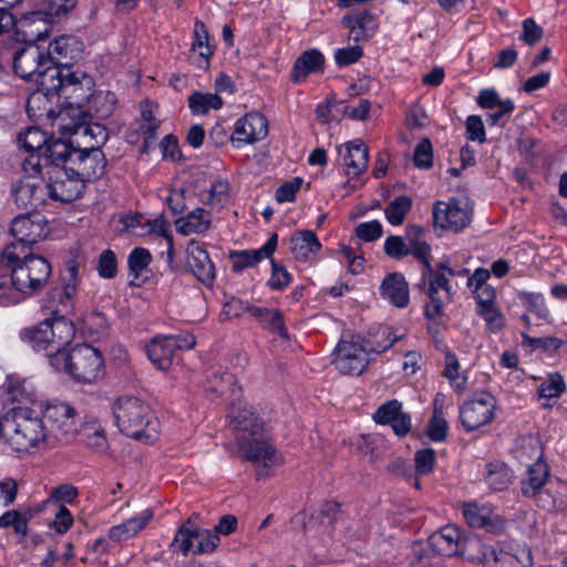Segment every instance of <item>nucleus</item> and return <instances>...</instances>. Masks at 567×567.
Masks as SVG:
<instances>
[{
    "label": "nucleus",
    "instance_id": "nucleus-19",
    "mask_svg": "<svg viewBox=\"0 0 567 567\" xmlns=\"http://www.w3.org/2000/svg\"><path fill=\"white\" fill-rule=\"evenodd\" d=\"M468 538H464L456 526L447 525L432 534L429 540L434 551L442 556L452 557L455 555L467 556L471 548H466L464 545Z\"/></svg>",
    "mask_w": 567,
    "mask_h": 567
},
{
    "label": "nucleus",
    "instance_id": "nucleus-8",
    "mask_svg": "<svg viewBox=\"0 0 567 567\" xmlns=\"http://www.w3.org/2000/svg\"><path fill=\"white\" fill-rule=\"evenodd\" d=\"M52 449L59 444H69L78 436L76 411L65 402L39 404Z\"/></svg>",
    "mask_w": 567,
    "mask_h": 567
},
{
    "label": "nucleus",
    "instance_id": "nucleus-45",
    "mask_svg": "<svg viewBox=\"0 0 567 567\" xmlns=\"http://www.w3.org/2000/svg\"><path fill=\"white\" fill-rule=\"evenodd\" d=\"M188 106L194 114H206L210 110H219L223 99L216 93L194 92L188 97Z\"/></svg>",
    "mask_w": 567,
    "mask_h": 567
},
{
    "label": "nucleus",
    "instance_id": "nucleus-2",
    "mask_svg": "<svg viewBox=\"0 0 567 567\" xmlns=\"http://www.w3.org/2000/svg\"><path fill=\"white\" fill-rule=\"evenodd\" d=\"M9 444L18 452L52 449L40 409L16 405L4 415Z\"/></svg>",
    "mask_w": 567,
    "mask_h": 567
},
{
    "label": "nucleus",
    "instance_id": "nucleus-7",
    "mask_svg": "<svg viewBox=\"0 0 567 567\" xmlns=\"http://www.w3.org/2000/svg\"><path fill=\"white\" fill-rule=\"evenodd\" d=\"M381 333L386 338L385 341L371 349H367L357 342L341 340L334 350L333 364L336 369L342 374L360 375L368 367L369 352L381 353L400 339L388 327L382 328Z\"/></svg>",
    "mask_w": 567,
    "mask_h": 567
},
{
    "label": "nucleus",
    "instance_id": "nucleus-26",
    "mask_svg": "<svg viewBox=\"0 0 567 567\" xmlns=\"http://www.w3.org/2000/svg\"><path fill=\"white\" fill-rule=\"evenodd\" d=\"M78 436H80L84 444L94 453L103 454L109 450L105 430L94 417L84 420L83 423L78 426Z\"/></svg>",
    "mask_w": 567,
    "mask_h": 567
},
{
    "label": "nucleus",
    "instance_id": "nucleus-34",
    "mask_svg": "<svg viewBox=\"0 0 567 567\" xmlns=\"http://www.w3.org/2000/svg\"><path fill=\"white\" fill-rule=\"evenodd\" d=\"M235 377L223 369L213 371L206 382V390L216 394L217 396L231 398V402H235L237 388Z\"/></svg>",
    "mask_w": 567,
    "mask_h": 567
},
{
    "label": "nucleus",
    "instance_id": "nucleus-15",
    "mask_svg": "<svg viewBox=\"0 0 567 567\" xmlns=\"http://www.w3.org/2000/svg\"><path fill=\"white\" fill-rule=\"evenodd\" d=\"M70 162V169H73L84 184L93 178L101 177L106 167L105 155L97 145L76 146Z\"/></svg>",
    "mask_w": 567,
    "mask_h": 567
},
{
    "label": "nucleus",
    "instance_id": "nucleus-6",
    "mask_svg": "<svg viewBox=\"0 0 567 567\" xmlns=\"http://www.w3.org/2000/svg\"><path fill=\"white\" fill-rule=\"evenodd\" d=\"M73 336V324L63 316L48 318L38 326L21 332V337L30 343L33 350L44 351L50 361L53 355L62 352Z\"/></svg>",
    "mask_w": 567,
    "mask_h": 567
},
{
    "label": "nucleus",
    "instance_id": "nucleus-48",
    "mask_svg": "<svg viewBox=\"0 0 567 567\" xmlns=\"http://www.w3.org/2000/svg\"><path fill=\"white\" fill-rule=\"evenodd\" d=\"M18 143L25 152L43 153L49 141L43 131L38 127H28L19 133Z\"/></svg>",
    "mask_w": 567,
    "mask_h": 567
},
{
    "label": "nucleus",
    "instance_id": "nucleus-18",
    "mask_svg": "<svg viewBox=\"0 0 567 567\" xmlns=\"http://www.w3.org/2000/svg\"><path fill=\"white\" fill-rule=\"evenodd\" d=\"M267 133L268 122L266 117L261 113L251 112L236 121L231 142L239 147L265 138Z\"/></svg>",
    "mask_w": 567,
    "mask_h": 567
},
{
    "label": "nucleus",
    "instance_id": "nucleus-41",
    "mask_svg": "<svg viewBox=\"0 0 567 567\" xmlns=\"http://www.w3.org/2000/svg\"><path fill=\"white\" fill-rule=\"evenodd\" d=\"M192 52L198 56V65H208L209 59L214 53V48L209 43L208 30L204 22L196 20L193 32Z\"/></svg>",
    "mask_w": 567,
    "mask_h": 567
},
{
    "label": "nucleus",
    "instance_id": "nucleus-52",
    "mask_svg": "<svg viewBox=\"0 0 567 567\" xmlns=\"http://www.w3.org/2000/svg\"><path fill=\"white\" fill-rule=\"evenodd\" d=\"M196 547L193 554H208L216 549L220 539L219 536L212 529L196 528L195 533Z\"/></svg>",
    "mask_w": 567,
    "mask_h": 567
},
{
    "label": "nucleus",
    "instance_id": "nucleus-12",
    "mask_svg": "<svg viewBox=\"0 0 567 567\" xmlns=\"http://www.w3.org/2000/svg\"><path fill=\"white\" fill-rule=\"evenodd\" d=\"M244 458L251 462L258 477H267L274 467L281 465V456L265 435L238 443Z\"/></svg>",
    "mask_w": 567,
    "mask_h": 567
},
{
    "label": "nucleus",
    "instance_id": "nucleus-46",
    "mask_svg": "<svg viewBox=\"0 0 567 567\" xmlns=\"http://www.w3.org/2000/svg\"><path fill=\"white\" fill-rule=\"evenodd\" d=\"M195 533L196 527L192 525V519L188 518L177 530L171 547L174 550L182 553L184 556L193 553L195 549Z\"/></svg>",
    "mask_w": 567,
    "mask_h": 567
},
{
    "label": "nucleus",
    "instance_id": "nucleus-25",
    "mask_svg": "<svg viewBox=\"0 0 567 567\" xmlns=\"http://www.w3.org/2000/svg\"><path fill=\"white\" fill-rule=\"evenodd\" d=\"M176 343L172 336L154 337L146 347L148 359L159 370H168L173 363Z\"/></svg>",
    "mask_w": 567,
    "mask_h": 567
},
{
    "label": "nucleus",
    "instance_id": "nucleus-21",
    "mask_svg": "<svg viewBox=\"0 0 567 567\" xmlns=\"http://www.w3.org/2000/svg\"><path fill=\"white\" fill-rule=\"evenodd\" d=\"M187 265L193 275L204 285L210 286L215 279V266L202 244L192 240L186 249Z\"/></svg>",
    "mask_w": 567,
    "mask_h": 567
},
{
    "label": "nucleus",
    "instance_id": "nucleus-47",
    "mask_svg": "<svg viewBox=\"0 0 567 567\" xmlns=\"http://www.w3.org/2000/svg\"><path fill=\"white\" fill-rule=\"evenodd\" d=\"M412 198L406 195L395 197L384 209L386 220L393 226L403 224L406 214L412 208Z\"/></svg>",
    "mask_w": 567,
    "mask_h": 567
},
{
    "label": "nucleus",
    "instance_id": "nucleus-5",
    "mask_svg": "<svg viewBox=\"0 0 567 567\" xmlns=\"http://www.w3.org/2000/svg\"><path fill=\"white\" fill-rule=\"evenodd\" d=\"M55 370H64L76 381L91 383L104 374V360L99 349L90 344H76L69 352L64 349L51 359Z\"/></svg>",
    "mask_w": 567,
    "mask_h": 567
},
{
    "label": "nucleus",
    "instance_id": "nucleus-43",
    "mask_svg": "<svg viewBox=\"0 0 567 567\" xmlns=\"http://www.w3.org/2000/svg\"><path fill=\"white\" fill-rule=\"evenodd\" d=\"M9 394L18 405L39 409L41 402L37 401V391L33 384L27 380H11L9 383Z\"/></svg>",
    "mask_w": 567,
    "mask_h": 567
},
{
    "label": "nucleus",
    "instance_id": "nucleus-49",
    "mask_svg": "<svg viewBox=\"0 0 567 567\" xmlns=\"http://www.w3.org/2000/svg\"><path fill=\"white\" fill-rule=\"evenodd\" d=\"M81 261L78 258H70L65 264V272L64 276V286L63 290H54L51 292L52 297H61L64 295L66 300H70L76 290V285L79 280V269H80Z\"/></svg>",
    "mask_w": 567,
    "mask_h": 567
},
{
    "label": "nucleus",
    "instance_id": "nucleus-31",
    "mask_svg": "<svg viewBox=\"0 0 567 567\" xmlns=\"http://www.w3.org/2000/svg\"><path fill=\"white\" fill-rule=\"evenodd\" d=\"M567 487L551 482L534 497L537 506L547 512H560L567 507Z\"/></svg>",
    "mask_w": 567,
    "mask_h": 567
},
{
    "label": "nucleus",
    "instance_id": "nucleus-51",
    "mask_svg": "<svg viewBox=\"0 0 567 567\" xmlns=\"http://www.w3.org/2000/svg\"><path fill=\"white\" fill-rule=\"evenodd\" d=\"M24 299L22 291L13 284V276H0V305L10 306Z\"/></svg>",
    "mask_w": 567,
    "mask_h": 567
},
{
    "label": "nucleus",
    "instance_id": "nucleus-27",
    "mask_svg": "<svg viewBox=\"0 0 567 567\" xmlns=\"http://www.w3.org/2000/svg\"><path fill=\"white\" fill-rule=\"evenodd\" d=\"M76 151V144L74 138L70 142L63 140L49 141L48 145L43 151V161L45 167L50 169L55 167L70 166V159L73 157Z\"/></svg>",
    "mask_w": 567,
    "mask_h": 567
},
{
    "label": "nucleus",
    "instance_id": "nucleus-10",
    "mask_svg": "<svg viewBox=\"0 0 567 567\" xmlns=\"http://www.w3.org/2000/svg\"><path fill=\"white\" fill-rule=\"evenodd\" d=\"M423 285L430 298V302L424 307V316L434 319L443 313V308L451 300V286L446 274L440 269V265L431 271L422 270L421 284Z\"/></svg>",
    "mask_w": 567,
    "mask_h": 567
},
{
    "label": "nucleus",
    "instance_id": "nucleus-57",
    "mask_svg": "<svg viewBox=\"0 0 567 567\" xmlns=\"http://www.w3.org/2000/svg\"><path fill=\"white\" fill-rule=\"evenodd\" d=\"M565 390V383L558 373L550 374L547 380H545L538 386V395L539 398L545 399H554L558 398Z\"/></svg>",
    "mask_w": 567,
    "mask_h": 567
},
{
    "label": "nucleus",
    "instance_id": "nucleus-23",
    "mask_svg": "<svg viewBox=\"0 0 567 567\" xmlns=\"http://www.w3.org/2000/svg\"><path fill=\"white\" fill-rule=\"evenodd\" d=\"M277 246V235L274 234L260 248L252 250L231 251L229 259L234 272L256 266L259 261L272 255Z\"/></svg>",
    "mask_w": 567,
    "mask_h": 567
},
{
    "label": "nucleus",
    "instance_id": "nucleus-50",
    "mask_svg": "<svg viewBox=\"0 0 567 567\" xmlns=\"http://www.w3.org/2000/svg\"><path fill=\"white\" fill-rule=\"evenodd\" d=\"M229 198V185L226 181H216L202 194V202L212 208H221Z\"/></svg>",
    "mask_w": 567,
    "mask_h": 567
},
{
    "label": "nucleus",
    "instance_id": "nucleus-39",
    "mask_svg": "<svg viewBox=\"0 0 567 567\" xmlns=\"http://www.w3.org/2000/svg\"><path fill=\"white\" fill-rule=\"evenodd\" d=\"M484 481L492 491L499 492L508 487L512 482V471L502 461H493L486 464Z\"/></svg>",
    "mask_w": 567,
    "mask_h": 567
},
{
    "label": "nucleus",
    "instance_id": "nucleus-11",
    "mask_svg": "<svg viewBox=\"0 0 567 567\" xmlns=\"http://www.w3.org/2000/svg\"><path fill=\"white\" fill-rule=\"evenodd\" d=\"M496 399L487 393H475L474 396L460 406V420L467 432L475 431L494 419Z\"/></svg>",
    "mask_w": 567,
    "mask_h": 567
},
{
    "label": "nucleus",
    "instance_id": "nucleus-44",
    "mask_svg": "<svg viewBox=\"0 0 567 567\" xmlns=\"http://www.w3.org/2000/svg\"><path fill=\"white\" fill-rule=\"evenodd\" d=\"M116 104V97L110 91H96L87 97V107L100 118L109 117Z\"/></svg>",
    "mask_w": 567,
    "mask_h": 567
},
{
    "label": "nucleus",
    "instance_id": "nucleus-53",
    "mask_svg": "<svg viewBox=\"0 0 567 567\" xmlns=\"http://www.w3.org/2000/svg\"><path fill=\"white\" fill-rule=\"evenodd\" d=\"M501 567H532L533 557L528 547H517L514 553L505 551L502 555Z\"/></svg>",
    "mask_w": 567,
    "mask_h": 567
},
{
    "label": "nucleus",
    "instance_id": "nucleus-38",
    "mask_svg": "<svg viewBox=\"0 0 567 567\" xmlns=\"http://www.w3.org/2000/svg\"><path fill=\"white\" fill-rule=\"evenodd\" d=\"M177 233L182 235L203 234L210 227L209 214L203 208H195L175 221Z\"/></svg>",
    "mask_w": 567,
    "mask_h": 567
},
{
    "label": "nucleus",
    "instance_id": "nucleus-56",
    "mask_svg": "<svg viewBox=\"0 0 567 567\" xmlns=\"http://www.w3.org/2000/svg\"><path fill=\"white\" fill-rule=\"evenodd\" d=\"M152 255L145 248H134L127 258L130 272L137 278L140 274L151 264Z\"/></svg>",
    "mask_w": 567,
    "mask_h": 567
},
{
    "label": "nucleus",
    "instance_id": "nucleus-36",
    "mask_svg": "<svg viewBox=\"0 0 567 567\" xmlns=\"http://www.w3.org/2000/svg\"><path fill=\"white\" fill-rule=\"evenodd\" d=\"M70 131L79 147H83V145H97L101 148L107 140L105 128L96 123H78Z\"/></svg>",
    "mask_w": 567,
    "mask_h": 567
},
{
    "label": "nucleus",
    "instance_id": "nucleus-61",
    "mask_svg": "<svg viewBox=\"0 0 567 567\" xmlns=\"http://www.w3.org/2000/svg\"><path fill=\"white\" fill-rule=\"evenodd\" d=\"M435 451L433 449L419 450L414 454L415 471L419 475L430 474L435 465Z\"/></svg>",
    "mask_w": 567,
    "mask_h": 567
},
{
    "label": "nucleus",
    "instance_id": "nucleus-3",
    "mask_svg": "<svg viewBox=\"0 0 567 567\" xmlns=\"http://www.w3.org/2000/svg\"><path fill=\"white\" fill-rule=\"evenodd\" d=\"M0 262L10 269L13 284L22 291L24 298L40 291L51 275V265L39 255L19 251V245H7Z\"/></svg>",
    "mask_w": 567,
    "mask_h": 567
},
{
    "label": "nucleus",
    "instance_id": "nucleus-16",
    "mask_svg": "<svg viewBox=\"0 0 567 567\" xmlns=\"http://www.w3.org/2000/svg\"><path fill=\"white\" fill-rule=\"evenodd\" d=\"M44 52L50 65L59 66L63 72H66L65 69L73 71L71 64L81 58L83 43L74 35H61L50 42Z\"/></svg>",
    "mask_w": 567,
    "mask_h": 567
},
{
    "label": "nucleus",
    "instance_id": "nucleus-40",
    "mask_svg": "<svg viewBox=\"0 0 567 567\" xmlns=\"http://www.w3.org/2000/svg\"><path fill=\"white\" fill-rule=\"evenodd\" d=\"M249 313L264 328L278 333L282 338H288V331L285 327L280 310L254 306L252 308H249Z\"/></svg>",
    "mask_w": 567,
    "mask_h": 567
},
{
    "label": "nucleus",
    "instance_id": "nucleus-54",
    "mask_svg": "<svg viewBox=\"0 0 567 567\" xmlns=\"http://www.w3.org/2000/svg\"><path fill=\"white\" fill-rule=\"evenodd\" d=\"M519 298L529 311L543 320H548L549 310L542 293L523 291L519 293Z\"/></svg>",
    "mask_w": 567,
    "mask_h": 567
},
{
    "label": "nucleus",
    "instance_id": "nucleus-37",
    "mask_svg": "<svg viewBox=\"0 0 567 567\" xmlns=\"http://www.w3.org/2000/svg\"><path fill=\"white\" fill-rule=\"evenodd\" d=\"M548 466L543 461L532 464L522 481V493L527 497H535L548 481Z\"/></svg>",
    "mask_w": 567,
    "mask_h": 567
},
{
    "label": "nucleus",
    "instance_id": "nucleus-62",
    "mask_svg": "<svg viewBox=\"0 0 567 567\" xmlns=\"http://www.w3.org/2000/svg\"><path fill=\"white\" fill-rule=\"evenodd\" d=\"M447 427L449 426L446 420L435 409L433 416L427 425L426 433L429 437L435 442L444 441L447 434Z\"/></svg>",
    "mask_w": 567,
    "mask_h": 567
},
{
    "label": "nucleus",
    "instance_id": "nucleus-24",
    "mask_svg": "<svg viewBox=\"0 0 567 567\" xmlns=\"http://www.w3.org/2000/svg\"><path fill=\"white\" fill-rule=\"evenodd\" d=\"M339 154L342 157V163L347 168V174L358 176L364 172L369 163L368 146L361 140H353L341 147Z\"/></svg>",
    "mask_w": 567,
    "mask_h": 567
},
{
    "label": "nucleus",
    "instance_id": "nucleus-4",
    "mask_svg": "<svg viewBox=\"0 0 567 567\" xmlns=\"http://www.w3.org/2000/svg\"><path fill=\"white\" fill-rule=\"evenodd\" d=\"M113 414L120 431L145 443L157 437V419L148 404L136 396L124 395L113 405Z\"/></svg>",
    "mask_w": 567,
    "mask_h": 567
},
{
    "label": "nucleus",
    "instance_id": "nucleus-30",
    "mask_svg": "<svg viewBox=\"0 0 567 567\" xmlns=\"http://www.w3.org/2000/svg\"><path fill=\"white\" fill-rule=\"evenodd\" d=\"M466 548H471L467 553L466 558L471 561H478L485 567H501L502 555L505 550H497L492 546H487L482 543L476 536H470L467 543L464 545Z\"/></svg>",
    "mask_w": 567,
    "mask_h": 567
},
{
    "label": "nucleus",
    "instance_id": "nucleus-55",
    "mask_svg": "<svg viewBox=\"0 0 567 567\" xmlns=\"http://www.w3.org/2000/svg\"><path fill=\"white\" fill-rule=\"evenodd\" d=\"M458 368L457 358L454 354L447 353L443 375L450 380L453 388L461 392L465 389L466 379L458 373Z\"/></svg>",
    "mask_w": 567,
    "mask_h": 567
},
{
    "label": "nucleus",
    "instance_id": "nucleus-13",
    "mask_svg": "<svg viewBox=\"0 0 567 567\" xmlns=\"http://www.w3.org/2000/svg\"><path fill=\"white\" fill-rule=\"evenodd\" d=\"M11 234L16 241L10 245H19V251H27V247L43 240L48 233V224L39 213H28L17 216L11 223Z\"/></svg>",
    "mask_w": 567,
    "mask_h": 567
},
{
    "label": "nucleus",
    "instance_id": "nucleus-58",
    "mask_svg": "<svg viewBox=\"0 0 567 567\" xmlns=\"http://www.w3.org/2000/svg\"><path fill=\"white\" fill-rule=\"evenodd\" d=\"M413 163L417 168L429 169L433 165V148L429 138H423L415 147Z\"/></svg>",
    "mask_w": 567,
    "mask_h": 567
},
{
    "label": "nucleus",
    "instance_id": "nucleus-60",
    "mask_svg": "<svg viewBox=\"0 0 567 567\" xmlns=\"http://www.w3.org/2000/svg\"><path fill=\"white\" fill-rule=\"evenodd\" d=\"M97 272L102 278L111 279L116 276L117 262L115 254L111 249L103 250L99 257Z\"/></svg>",
    "mask_w": 567,
    "mask_h": 567
},
{
    "label": "nucleus",
    "instance_id": "nucleus-42",
    "mask_svg": "<svg viewBox=\"0 0 567 567\" xmlns=\"http://www.w3.org/2000/svg\"><path fill=\"white\" fill-rule=\"evenodd\" d=\"M463 516L473 528L494 529V519L497 518L489 507L477 504H466L463 507Z\"/></svg>",
    "mask_w": 567,
    "mask_h": 567
},
{
    "label": "nucleus",
    "instance_id": "nucleus-63",
    "mask_svg": "<svg viewBox=\"0 0 567 567\" xmlns=\"http://www.w3.org/2000/svg\"><path fill=\"white\" fill-rule=\"evenodd\" d=\"M385 254L395 259L410 255L409 244L400 236H389L384 241Z\"/></svg>",
    "mask_w": 567,
    "mask_h": 567
},
{
    "label": "nucleus",
    "instance_id": "nucleus-33",
    "mask_svg": "<svg viewBox=\"0 0 567 567\" xmlns=\"http://www.w3.org/2000/svg\"><path fill=\"white\" fill-rule=\"evenodd\" d=\"M483 293L486 295V298H483L482 295H477L476 297L477 313L485 320L491 332H497L504 327L505 318L492 302L494 290L492 288H485Z\"/></svg>",
    "mask_w": 567,
    "mask_h": 567
},
{
    "label": "nucleus",
    "instance_id": "nucleus-35",
    "mask_svg": "<svg viewBox=\"0 0 567 567\" xmlns=\"http://www.w3.org/2000/svg\"><path fill=\"white\" fill-rule=\"evenodd\" d=\"M290 249L296 259L307 261L321 249V244L312 230H301L291 237Z\"/></svg>",
    "mask_w": 567,
    "mask_h": 567
},
{
    "label": "nucleus",
    "instance_id": "nucleus-59",
    "mask_svg": "<svg viewBox=\"0 0 567 567\" xmlns=\"http://www.w3.org/2000/svg\"><path fill=\"white\" fill-rule=\"evenodd\" d=\"M402 412V403L392 400L381 406L373 414V420L379 424H390Z\"/></svg>",
    "mask_w": 567,
    "mask_h": 567
},
{
    "label": "nucleus",
    "instance_id": "nucleus-64",
    "mask_svg": "<svg viewBox=\"0 0 567 567\" xmlns=\"http://www.w3.org/2000/svg\"><path fill=\"white\" fill-rule=\"evenodd\" d=\"M383 229L379 220L361 223L355 227L357 236L364 241H374L382 236Z\"/></svg>",
    "mask_w": 567,
    "mask_h": 567
},
{
    "label": "nucleus",
    "instance_id": "nucleus-9",
    "mask_svg": "<svg viewBox=\"0 0 567 567\" xmlns=\"http://www.w3.org/2000/svg\"><path fill=\"white\" fill-rule=\"evenodd\" d=\"M44 183L47 197L54 202L71 203L82 196L85 184L70 169V166L55 167L48 171Z\"/></svg>",
    "mask_w": 567,
    "mask_h": 567
},
{
    "label": "nucleus",
    "instance_id": "nucleus-14",
    "mask_svg": "<svg viewBox=\"0 0 567 567\" xmlns=\"http://www.w3.org/2000/svg\"><path fill=\"white\" fill-rule=\"evenodd\" d=\"M472 213L467 204L451 198L449 202H436L433 206L434 225L442 229L458 233L471 223Z\"/></svg>",
    "mask_w": 567,
    "mask_h": 567
},
{
    "label": "nucleus",
    "instance_id": "nucleus-1",
    "mask_svg": "<svg viewBox=\"0 0 567 567\" xmlns=\"http://www.w3.org/2000/svg\"><path fill=\"white\" fill-rule=\"evenodd\" d=\"M12 64L16 74L37 82L39 90L45 95L59 94L69 87H73V91L84 87L90 90L94 84L93 79L83 71L65 69L66 72H63L59 66L50 65V59L47 58L44 50L35 44L16 51Z\"/></svg>",
    "mask_w": 567,
    "mask_h": 567
},
{
    "label": "nucleus",
    "instance_id": "nucleus-28",
    "mask_svg": "<svg viewBox=\"0 0 567 567\" xmlns=\"http://www.w3.org/2000/svg\"><path fill=\"white\" fill-rule=\"evenodd\" d=\"M342 24L350 30V39L354 42L369 40L377 31L378 23L369 11H362L354 16H344Z\"/></svg>",
    "mask_w": 567,
    "mask_h": 567
},
{
    "label": "nucleus",
    "instance_id": "nucleus-22",
    "mask_svg": "<svg viewBox=\"0 0 567 567\" xmlns=\"http://www.w3.org/2000/svg\"><path fill=\"white\" fill-rule=\"evenodd\" d=\"M153 511L146 508L138 514L125 519L121 524L114 525L107 530V538L114 543L126 542L138 535L152 520Z\"/></svg>",
    "mask_w": 567,
    "mask_h": 567
},
{
    "label": "nucleus",
    "instance_id": "nucleus-29",
    "mask_svg": "<svg viewBox=\"0 0 567 567\" xmlns=\"http://www.w3.org/2000/svg\"><path fill=\"white\" fill-rule=\"evenodd\" d=\"M381 295L393 306L403 308L409 303V285L401 274L386 276L381 284Z\"/></svg>",
    "mask_w": 567,
    "mask_h": 567
},
{
    "label": "nucleus",
    "instance_id": "nucleus-20",
    "mask_svg": "<svg viewBox=\"0 0 567 567\" xmlns=\"http://www.w3.org/2000/svg\"><path fill=\"white\" fill-rule=\"evenodd\" d=\"M12 196L18 207L37 209L47 202L45 186L42 181L24 178L12 187Z\"/></svg>",
    "mask_w": 567,
    "mask_h": 567
},
{
    "label": "nucleus",
    "instance_id": "nucleus-17",
    "mask_svg": "<svg viewBox=\"0 0 567 567\" xmlns=\"http://www.w3.org/2000/svg\"><path fill=\"white\" fill-rule=\"evenodd\" d=\"M229 416L231 417L233 427L236 432L238 443L265 435L264 422L259 419L252 408H240L239 403L237 404L231 402Z\"/></svg>",
    "mask_w": 567,
    "mask_h": 567
},
{
    "label": "nucleus",
    "instance_id": "nucleus-32",
    "mask_svg": "<svg viewBox=\"0 0 567 567\" xmlns=\"http://www.w3.org/2000/svg\"><path fill=\"white\" fill-rule=\"evenodd\" d=\"M324 63L323 54L317 49L305 51L295 62L291 80L295 83L303 81L310 73L322 70Z\"/></svg>",
    "mask_w": 567,
    "mask_h": 567
}]
</instances>
